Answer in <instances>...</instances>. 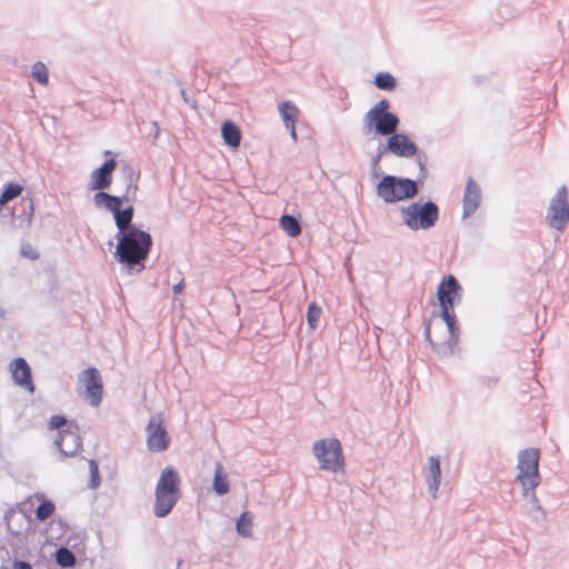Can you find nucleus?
Listing matches in <instances>:
<instances>
[{
	"label": "nucleus",
	"instance_id": "nucleus-3",
	"mask_svg": "<svg viewBox=\"0 0 569 569\" xmlns=\"http://www.w3.org/2000/svg\"><path fill=\"white\" fill-rule=\"evenodd\" d=\"M399 211L403 224L415 231L435 227L440 214L438 204L432 200L415 201L407 207H400Z\"/></svg>",
	"mask_w": 569,
	"mask_h": 569
},
{
	"label": "nucleus",
	"instance_id": "nucleus-17",
	"mask_svg": "<svg viewBox=\"0 0 569 569\" xmlns=\"http://www.w3.org/2000/svg\"><path fill=\"white\" fill-rule=\"evenodd\" d=\"M157 492L180 493V477L173 467H166L158 479L156 486Z\"/></svg>",
	"mask_w": 569,
	"mask_h": 569
},
{
	"label": "nucleus",
	"instance_id": "nucleus-50",
	"mask_svg": "<svg viewBox=\"0 0 569 569\" xmlns=\"http://www.w3.org/2000/svg\"><path fill=\"white\" fill-rule=\"evenodd\" d=\"M153 126L156 127L157 131H156V134L154 137L157 138L158 137V133H159V127H158V123L154 121L153 122Z\"/></svg>",
	"mask_w": 569,
	"mask_h": 569
},
{
	"label": "nucleus",
	"instance_id": "nucleus-48",
	"mask_svg": "<svg viewBox=\"0 0 569 569\" xmlns=\"http://www.w3.org/2000/svg\"><path fill=\"white\" fill-rule=\"evenodd\" d=\"M472 81L475 84H479L480 83V77L476 76L472 78Z\"/></svg>",
	"mask_w": 569,
	"mask_h": 569
},
{
	"label": "nucleus",
	"instance_id": "nucleus-6",
	"mask_svg": "<svg viewBox=\"0 0 569 569\" xmlns=\"http://www.w3.org/2000/svg\"><path fill=\"white\" fill-rule=\"evenodd\" d=\"M546 220L551 229L562 232L569 223L568 190L563 184L551 198Z\"/></svg>",
	"mask_w": 569,
	"mask_h": 569
},
{
	"label": "nucleus",
	"instance_id": "nucleus-51",
	"mask_svg": "<svg viewBox=\"0 0 569 569\" xmlns=\"http://www.w3.org/2000/svg\"><path fill=\"white\" fill-rule=\"evenodd\" d=\"M181 562H182L181 560H178V562H177V568H176V569H179V567H180Z\"/></svg>",
	"mask_w": 569,
	"mask_h": 569
},
{
	"label": "nucleus",
	"instance_id": "nucleus-21",
	"mask_svg": "<svg viewBox=\"0 0 569 569\" xmlns=\"http://www.w3.org/2000/svg\"><path fill=\"white\" fill-rule=\"evenodd\" d=\"M134 216V208L132 204L127 206L126 208H121L113 217L114 224L118 229L117 233H122L132 228H138L134 223H132Z\"/></svg>",
	"mask_w": 569,
	"mask_h": 569
},
{
	"label": "nucleus",
	"instance_id": "nucleus-39",
	"mask_svg": "<svg viewBox=\"0 0 569 569\" xmlns=\"http://www.w3.org/2000/svg\"><path fill=\"white\" fill-rule=\"evenodd\" d=\"M390 109V101L388 99L379 100L375 106H372L367 112H376V113H393Z\"/></svg>",
	"mask_w": 569,
	"mask_h": 569
},
{
	"label": "nucleus",
	"instance_id": "nucleus-23",
	"mask_svg": "<svg viewBox=\"0 0 569 569\" xmlns=\"http://www.w3.org/2000/svg\"><path fill=\"white\" fill-rule=\"evenodd\" d=\"M278 109L284 127H292V124H296L299 110L292 101L287 100L281 102Z\"/></svg>",
	"mask_w": 569,
	"mask_h": 569
},
{
	"label": "nucleus",
	"instance_id": "nucleus-10",
	"mask_svg": "<svg viewBox=\"0 0 569 569\" xmlns=\"http://www.w3.org/2000/svg\"><path fill=\"white\" fill-rule=\"evenodd\" d=\"M437 298L440 309H453L462 300V287L453 274H447L437 287Z\"/></svg>",
	"mask_w": 569,
	"mask_h": 569
},
{
	"label": "nucleus",
	"instance_id": "nucleus-30",
	"mask_svg": "<svg viewBox=\"0 0 569 569\" xmlns=\"http://www.w3.org/2000/svg\"><path fill=\"white\" fill-rule=\"evenodd\" d=\"M459 332L460 330L450 331L447 341L440 343L439 347L436 349V352L443 357L452 355L453 347H456L459 342Z\"/></svg>",
	"mask_w": 569,
	"mask_h": 569
},
{
	"label": "nucleus",
	"instance_id": "nucleus-49",
	"mask_svg": "<svg viewBox=\"0 0 569 569\" xmlns=\"http://www.w3.org/2000/svg\"><path fill=\"white\" fill-rule=\"evenodd\" d=\"M8 213L11 216V219H12V220H13V219L16 218V216H17V213H16V211H14V210H13V211H9V210H8Z\"/></svg>",
	"mask_w": 569,
	"mask_h": 569
},
{
	"label": "nucleus",
	"instance_id": "nucleus-38",
	"mask_svg": "<svg viewBox=\"0 0 569 569\" xmlns=\"http://www.w3.org/2000/svg\"><path fill=\"white\" fill-rule=\"evenodd\" d=\"M526 498L529 499V502L531 505L530 512H532V511L538 512L539 516H537L536 519L543 521L546 519V512H545L543 508L541 507V505L539 502V499H538V497L536 495L535 489L532 491H530L529 496H527Z\"/></svg>",
	"mask_w": 569,
	"mask_h": 569
},
{
	"label": "nucleus",
	"instance_id": "nucleus-45",
	"mask_svg": "<svg viewBox=\"0 0 569 569\" xmlns=\"http://www.w3.org/2000/svg\"><path fill=\"white\" fill-rule=\"evenodd\" d=\"M13 569H32V566L28 561L14 559Z\"/></svg>",
	"mask_w": 569,
	"mask_h": 569
},
{
	"label": "nucleus",
	"instance_id": "nucleus-24",
	"mask_svg": "<svg viewBox=\"0 0 569 569\" xmlns=\"http://www.w3.org/2000/svg\"><path fill=\"white\" fill-rule=\"evenodd\" d=\"M22 190V186L17 182H7L3 184L2 191L0 193V213L3 212L4 206L9 201L18 198L21 194Z\"/></svg>",
	"mask_w": 569,
	"mask_h": 569
},
{
	"label": "nucleus",
	"instance_id": "nucleus-33",
	"mask_svg": "<svg viewBox=\"0 0 569 569\" xmlns=\"http://www.w3.org/2000/svg\"><path fill=\"white\" fill-rule=\"evenodd\" d=\"M321 313L322 309L316 302H311L308 305L307 322L312 330H316L318 328V322L321 317Z\"/></svg>",
	"mask_w": 569,
	"mask_h": 569
},
{
	"label": "nucleus",
	"instance_id": "nucleus-34",
	"mask_svg": "<svg viewBox=\"0 0 569 569\" xmlns=\"http://www.w3.org/2000/svg\"><path fill=\"white\" fill-rule=\"evenodd\" d=\"M31 76L40 84H47L49 81L48 69L40 61L32 66Z\"/></svg>",
	"mask_w": 569,
	"mask_h": 569
},
{
	"label": "nucleus",
	"instance_id": "nucleus-28",
	"mask_svg": "<svg viewBox=\"0 0 569 569\" xmlns=\"http://www.w3.org/2000/svg\"><path fill=\"white\" fill-rule=\"evenodd\" d=\"M375 86L385 91H392L397 87L396 78L388 71H380L375 76Z\"/></svg>",
	"mask_w": 569,
	"mask_h": 569
},
{
	"label": "nucleus",
	"instance_id": "nucleus-2",
	"mask_svg": "<svg viewBox=\"0 0 569 569\" xmlns=\"http://www.w3.org/2000/svg\"><path fill=\"white\" fill-rule=\"evenodd\" d=\"M427 153L418 154L416 162L419 167V176L417 179L383 173L376 184L377 196L388 204L417 197L420 191V186H422L427 177Z\"/></svg>",
	"mask_w": 569,
	"mask_h": 569
},
{
	"label": "nucleus",
	"instance_id": "nucleus-8",
	"mask_svg": "<svg viewBox=\"0 0 569 569\" xmlns=\"http://www.w3.org/2000/svg\"><path fill=\"white\" fill-rule=\"evenodd\" d=\"M103 154L106 160L90 174L88 189L91 191L106 190L112 183L113 171L117 168L116 154L110 150H106Z\"/></svg>",
	"mask_w": 569,
	"mask_h": 569
},
{
	"label": "nucleus",
	"instance_id": "nucleus-14",
	"mask_svg": "<svg viewBox=\"0 0 569 569\" xmlns=\"http://www.w3.org/2000/svg\"><path fill=\"white\" fill-rule=\"evenodd\" d=\"M146 431L148 433L147 447L151 452H162L169 448L170 438L161 419L151 418Z\"/></svg>",
	"mask_w": 569,
	"mask_h": 569
},
{
	"label": "nucleus",
	"instance_id": "nucleus-36",
	"mask_svg": "<svg viewBox=\"0 0 569 569\" xmlns=\"http://www.w3.org/2000/svg\"><path fill=\"white\" fill-rule=\"evenodd\" d=\"M113 196L114 194H110V193L106 192L104 190L97 191L93 194V203L97 208L106 209L108 211L109 207L111 204V201H113Z\"/></svg>",
	"mask_w": 569,
	"mask_h": 569
},
{
	"label": "nucleus",
	"instance_id": "nucleus-13",
	"mask_svg": "<svg viewBox=\"0 0 569 569\" xmlns=\"http://www.w3.org/2000/svg\"><path fill=\"white\" fill-rule=\"evenodd\" d=\"M54 446L59 450L61 459L76 456L82 449L80 428L62 429L54 439Z\"/></svg>",
	"mask_w": 569,
	"mask_h": 569
},
{
	"label": "nucleus",
	"instance_id": "nucleus-20",
	"mask_svg": "<svg viewBox=\"0 0 569 569\" xmlns=\"http://www.w3.org/2000/svg\"><path fill=\"white\" fill-rule=\"evenodd\" d=\"M221 137L228 147L237 149L241 142V129L232 120H224L221 124Z\"/></svg>",
	"mask_w": 569,
	"mask_h": 569
},
{
	"label": "nucleus",
	"instance_id": "nucleus-40",
	"mask_svg": "<svg viewBox=\"0 0 569 569\" xmlns=\"http://www.w3.org/2000/svg\"><path fill=\"white\" fill-rule=\"evenodd\" d=\"M423 338L428 342V345L432 348V350L436 352V349L439 347L438 343H436L431 338V319H426L423 321Z\"/></svg>",
	"mask_w": 569,
	"mask_h": 569
},
{
	"label": "nucleus",
	"instance_id": "nucleus-29",
	"mask_svg": "<svg viewBox=\"0 0 569 569\" xmlns=\"http://www.w3.org/2000/svg\"><path fill=\"white\" fill-rule=\"evenodd\" d=\"M48 427L50 430H58V432L62 429H78L79 426L74 420H68L67 417L62 415H54L50 418Z\"/></svg>",
	"mask_w": 569,
	"mask_h": 569
},
{
	"label": "nucleus",
	"instance_id": "nucleus-7",
	"mask_svg": "<svg viewBox=\"0 0 569 569\" xmlns=\"http://www.w3.org/2000/svg\"><path fill=\"white\" fill-rule=\"evenodd\" d=\"M400 119L397 113H376L366 112L362 119V133L369 136L373 133L378 137H389L398 130Z\"/></svg>",
	"mask_w": 569,
	"mask_h": 569
},
{
	"label": "nucleus",
	"instance_id": "nucleus-18",
	"mask_svg": "<svg viewBox=\"0 0 569 569\" xmlns=\"http://www.w3.org/2000/svg\"><path fill=\"white\" fill-rule=\"evenodd\" d=\"M153 513L158 518L167 517L179 501L181 495L154 491Z\"/></svg>",
	"mask_w": 569,
	"mask_h": 569
},
{
	"label": "nucleus",
	"instance_id": "nucleus-47",
	"mask_svg": "<svg viewBox=\"0 0 569 569\" xmlns=\"http://www.w3.org/2000/svg\"><path fill=\"white\" fill-rule=\"evenodd\" d=\"M286 129L290 131V137L296 142L298 140L296 124H292V127H286Z\"/></svg>",
	"mask_w": 569,
	"mask_h": 569
},
{
	"label": "nucleus",
	"instance_id": "nucleus-41",
	"mask_svg": "<svg viewBox=\"0 0 569 569\" xmlns=\"http://www.w3.org/2000/svg\"><path fill=\"white\" fill-rule=\"evenodd\" d=\"M20 254L30 260H37L40 257V254L36 250H33L30 244L21 246Z\"/></svg>",
	"mask_w": 569,
	"mask_h": 569
},
{
	"label": "nucleus",
	"instance_id": "nucleus-11",
	"mask_svg": "<svg viewBox=\"0 0 569 569\" xmlns=\"http://www.w3.org/2000/svg\"><path fill=\"white\" fill-rule=\"evenodd\" d=\"M122 173L126 183V191L121 196H113V201L109 207V212L114 216L123 203H131L136 201L138 191L139 172L137 173L133 167L129 163L122 166Z\"/></svg>",
	"mask_w": 569,
	"mask_h": 569
},
{
	"label": "nucleus",
	"instance_id": "nucleus-35",
	"mask_svg": "<svg viewBox=\"0 0 569 569\" xmlns=\"http://www.w3.org/2000/svg\"><path fill=\"white\" fill-rule=\"evenodd\" d=\"M89 473H90V477H89V481H88V487L90 489H97L101 483V477L99 473L98 461L94 459L89 460Z\"/></svg>",
	"mask_w": 569,
	"mask_h": 569
},
{
	"label": "nucleus",
	"instance_id": "nucleus-1",
	"mask_svg": "<svg viewBox=\"0 0 569 569\" xmlns=\"http://www.w3.org/2000/svg\"><path fill=\"white\" fill-rule=\"evenodd\" d=\"M114 259L122 264L127 273H140L146 269V261L152 249V237L148 231L132 228L122 233H116Z\"/></svg>",
	"mask_w": 569,
	"mask_h": 569
},
{
	"label": "nucleus",
	"instance_id": "nucleus-44",
	"mask_svg": "<svg viewBox=\"0 0 569 569\" xmlns=\"http://www.w3.org/2000/svg\"><path fill=\"white\" fill-rule=\"evenodd\" d=\"M27 207H28V214L22 219V221H26L27 224H30L31 223V219H32V214H33V201L32 199H29L27 201Z\"/></svg>",
	"mask_w": 569,
	"mask_h": 569
},
{
	"label": "nucleus",
	"instance_id": "nucleus-46",
	"mask_svg": "<svg viewBox=\"0 0 569 569\" xmlns=\"http://www.w3.org/2000/svg\"><path fill=\"white\" fill-rule=\"evenodd\" d=\"M184 287H186L184 280L181 279L178 283H176L173 286V288H172L173 293L174 295L181 293L183 291Z\"/></svg>",
	"mask_w": 569,
	"mask_h": 569
},
{
	"label": "nucleus",
	"instance_id": "nucleus-16",
	"mask_svg": "<svg viewBox=\"0 0 569 569\" xmlns=\"http://www.w3.org/2000/svg\"><path fill=\"white\" fill-rule=\"evenodd\" d=\"M10 370L16 385L26 388L29 391L34 390L31 368L24 358L18 357L10 363Z\"/></svg>",
	"mask_w": 569,
	"mask_h": 569
},
{
	"label": "nucleus",
	"instance_id": "nucleus-25",
	"mask_svg": "<svg viewBox=\"0 0 569 569\" xmlns=\"http://www.w3.org/2000/svg\"><path fill=\"white\" fill-rule=\"evenodd\" d=\"M54 559L56 563L62 569L72 568L77 563L76 555L64 546H61L56 550Z\"/></svg>",
	"mask_w": 569,
	"mask_h": 569
},
{
	"label": "nucleus",
	"instance_id": "nucleus-4",
	"mask_svg": "<svg viewBox=\"0 0 569 569\" xmlns=\"http://www.w3.org/2000/svg\"><path fill=\"white\" fill-rule=\"evenodd\" d=\"M312 453L318 460L321 470L340 472L345 471L346 459L342 446L337 438H323L312 445Z\"/></svg>",
	"mask_w": 569,
	"mask_h": 569
},
{
	"label": "nucleus",
	"instance_id": "nucleus-26",
	"mask_svg": "<svg viewBox=\"0 0 569 569\" xmlns=\"http://www.w3.org/2000/svg\"><path fill=\"white\" fill-rule=\"evenodd\" d=\"M280 227L292 238L298 237L302 231L299 220L292 214H282L280 218Z\"/></svg>",
	"mask_w": 569,
	"mask_h": 569
},
{
	"label": "nucleus",
	"instance_id": "nucleus-15",
	"mask_svg": "<svg viewBox=\"0 0 569 569\" xmlns=\"http://www.w3.org/2000/svg\"><path fill=\"white\" fill-rule=\"evenodd\" d=\"M481 203V188L469 177L465 187L462 199V219L471 217Z\"/></svg>",
	"mask_w": 569,
	"mask_h": 569
},
{
	"label": "nucleus",
	"instance_id": "nucleus-12",
	"mask_svg": "<svg viewBox=\"0 0 569 569\" xmlns=\"http://www.w3.org/2000/svg\"><path fill=\"white\" fill-rule=\"evenodd\" d=\"M79 380L86 387V398L90 405L97 407L102 401L103 383L100 371L96 367H90L81 371Z\"/></svg>",
	"mask_w": 569,
	"mask_h": 569
},
{
	"label": "nucleus",
	"instance_id": "nucleus-27",
	"mask_svg": "<svg viewBox=\"0 0 569 569\" xmlns=\"http://www.w3.org/2000/svg\"><path fill=\"white\" fill-rule=\"evenodd\" d=\"M252 520H253V516L250 511L241 512L236 522L237 533L244 538L251 537L252 536Z\"/></svg>",
	"mask_w": 569,
	"mask_h": 569
},
{
	"label": "nucleus",
	"instance_id": "nucleus-32",
	"mask_svg": "<svg viewBox=\"0 0 569 569\" xmlns=\"http://www.w3.org/2000/svg\"><path fill=\"white\" fill-rule=\"evenodd\" d=\"M439 316L446 322L448 332L459 331V326H458L457 317L455 313V308L453 309H449V308L440 309Z\"/></svg>",
	"mask_w": 569,
	"mask_h": 569
},
{
	"label": "nucleus",
	"instance_id": "nucleus-9",
	"mask_svg": "<svg viewBox=\"0 0 569 569\" xmlns=\"http://www.w3.org/2000/svg\"><path fill=\"white\" fill-rule=\"evenodd\" d=\"M382 152L392 153L399 158H411L423 153L419 151L418 146L410 139V137L403 132L393 131L387 137L386 144H381Z\"/></svg>",
	"mask_w": 569,
	"mask_h": 569
},
{
	"label": "nucleus",
	"instance_id": "nucleus-43",
	"mask_svg": "<svg viewBox=\"0 0 569 569\" xmlns=\"http://www.w3.org/2000/svg\"><path fill=\"white\" fill-rule=\"evenodd\" d=\"M180 93L187 104L193 109L197 108V101L187 93L186 89H181Z\"/></svg>",
	"mask_w": 569,
	"mask_h": 569
},
{
	"label": "nucleus",
	"instance_id": "nucleus-19",
	"mask_svg": "<svg viewBox=\"0 0 569 569\" xmlns=\"http://www.w3.org/2000/svg\"><path fill=\"white\" fill-rule=\"evenodd\" d=\"M441 480V467L439 457L431 456L428 459V475H427V483L429 492L433 498L437 496V491L440 486Z\"/></svg>",
	"mask_w": 569,
	"mask_h": 569
},
{
	"label": "nucleus",
	"instance_id": "nucleus-37",
	"mask_svg": "<svg viewBox=\"0 0 569 569\" xmlns=\"http://www.w3.org/2000/svg\"><path fill=\"white\" fill-rule=\"evenodd\" d=\"M385 154H386V152H382V147L379 146L378 150H377V153L371 157V160H370V171H371V176L373 178H378V177L382 176L381 174L380 160H381L382 156H385Z\"/></svg>",
	"mask_w": 569,
	"mask_h": 569
},
{
	"label": "nucleus",
	"instance_id": "nucleus-22",
	"mask_svg": "<svg viewBox=\"0 0 569 569\" xmlns=\"http://www.w3.org/2000/svg\"><path fill=\"white\" fill-rule=\"evenodd\" d=\"M212 489L216 492V495L220 497L227 495L230 491V482L228 479V475L223 470V467L220 462H218L216 466Z\"/></svg>",
	"mask_w": 569,
	"mask_h": 569
},
{
	"label": "nucleus",
	"instance_id": "nucleus-31",
	"mask_svg": "<svg viewBox=\"0 0 569 569\" xmlns=\"http://www.w3.org/2000/svg\"><path fill=\"white\" fill-rule=\"evenodd\" d=\"M54 503L51 500L41 501L34 510L36 519L44 521L54 512Z\"/></svg>",
	"mask_w": 569,
	"mask_h": 569
},
{
	"label": "nucleus",
	"instance_id": "nucleus-5",
	"mask_svg": "<svg viewBox=\"0 0 569 569\" xmlns=\"http://www.w3.org/2000/svg\"><path fill=\"white\" fill-rule=\"evenodd\" d=\"M540 451L536 448H527L519 451L518 455V475L516 480L522 487V496H529V492L540 485L541 476L539 472Z\"/></svg>",
	"mask_w": 569,
	"mask_h": 569
},
{
	"label": "nucleus",
	"instance_id": "nucleus-42",
	"mask_svg": "<svg viewBox=\"0 0 569 569\" xmlns=\"http://www.w3.org/2000/svg\"><path fill=\"white\" fill-rule=\"evenodd\" d=\"M478 380L482 386H485L487 388H493L495 386H497L499 378L498 377L480 376L478 378Z\"/></svg>",
	"mask_w": 569,
	"mask_h": 569
}]
</instances>
